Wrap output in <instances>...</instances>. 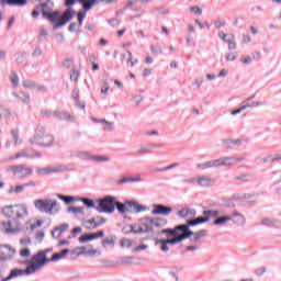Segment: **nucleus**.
Here are the masks:
<instances>
[{
    "label": "nucleus",
    "instance_id": "obj_63",
    "mask_svg": "<svg viewBox=\"0 0 281 281\" xmlns=\"http://www.w3.org/2000/svg\"><path fill=\"white\" fill-rule=\"evenodd\" d=\"M20 243L24 246L26 245H30L32 243V240L30 238H23V239H20Z\"/></svg>",
    "mask_w": 281,
    "mask_h": 281
},
{
    "label": "nucleus",
    "instance_id": "obj_29",
    "mask_svg": "<svg viewBox=\"0 0 281 281\" xmlns=\"http://www.w3.org/2000/svg\"><path fill=\"white\" fill-rule=\"evenodd\" d=\"M170 238L169 239H160L157 241L158 245H160V249L161 251H168V245H172V241H170Z\"/></svg>",
    "mask_w": 281,
    "mask_h": 281
},
{
    "label": "nucleus",
    "instance_id": "obj_32",
    "mask_svg": "<svg viewBox=\"0 0 281 281\" xmlns=\"http://www.w3.org/2000/svg\"><path fill=\"white\" fill-rule=\"evenodd\" d=\"M115 207L119 210L120 214H126V212H128V205L126 206L125 204L117 201H115Z\"/></svg>",
    "mask_w": 281,
    "mask_h": 281
},
{
    "label": "nucleus",
    "instance_id": "obj_19",
    "mask_svg": "<svg viewBox=\"0 0 281 281\" xmlns=\"http://www.w3.org/2000/svg\"><path fill=\"white\" fill-rule=\"evenodd\" d=\"M14 256V249L8 245L0 246V260H10Z\"/></svg>",
    "mask_w": 281,
    "mask_h": 281
},
{
    "label": "nucleus",
    "instance_id": "obj_23",
    "mask_svg": "<svg viewBox=\"0 0 281 281\" xmlns=\"http://www.w3.org/2000/svg\"><path fill=\"white\" fill-rule=\"evenodd\" d=\"M1 5H26L27 0H0Z\"/></svg>",
    "mask_w": 281,
    "mask_h": 281
},
{
    "label": "nucleus",
    "instance_id": "obj_25",
    "mask_svg": "<svg viewBox=\"0 0 281 281\" xmlns=\"http://www.w3.org/2000/svg\"><path fill=\"white\" fill-rule=\"evenodd\" d=\"M37 172L40 175H52L54 172H60V167H45V168L38 169Z\"/></svg>",
    "mask_w": 281,
    "mask_h": 281
},
{
    "label": "nucleus",
    "instance_id": "obj_13",
    "mask_svg": "<svg viewBox=\"0 0 281 281\" xmlns=\"http://www.w3.org/2000/svg\"><path fill=\"white\" fill-rule=\"evenodd\" d=\"M148 221H153V218H150V217L145 218V220L140 223V225L138 226V228H137V229L132 228V232H133L134 234H144V233H146V232H153V227H155V226H154L153 223H149Z\"/></svg>",
    "mask_w": 281,
    "mask_h": 281
},
{
    "label": "nucleus",
    "instance_id": "obj_46",
    "mask_svg": "<svg viewBox=\"0 0 281 281\" xmlns=\"http://www.w3.org/2000/svg\"><path fill=\"white\" fill-rule=\"evenodd\" d=\"M82 203L88 207H93L94 203L93 200H89L87 198L81 199Z\"/></svg>",
    "mask_w": 281,
    "mask_h": 281
},
{
    "label": "nucleus",
    "instance_id": "obj_51",
    "mask_svg": "<svg viewBox=\"0 0 281 281\" xmlns=\"http://www.w3.org/2000/svg\"><path fill=\"white\" fill-rule=\"evenodd\" d=\"M113 243H114L113 238H105V239L102 240L103 247H106L109 245H113Z\"/></svg>",
    "mask_w": 281,
    "mask_h": 281
},
{
    "label": "nucleus",
    "instance_id": "obj_27",
    "mask_svg": "<svg viewBox=\"0 0 281 281\" xmlns=\"http://www.w3.org/2000/svg\"><path fill=\"white\" fill-rule=\"evenodd\" d=\"M198 183L203 188H207V186H212V183H214V180H212V178L209 177H201L198 179Z\"/></svg>",
    "mask_w": 281,
    "mask_h": 281
},
{
    "label": "nucleus",
    "instance_id": "obj_54",
    "mask_svg": "<svg viewBox=\"0 0 281 281\" xmlns=\"http://www.w3.org/2000/svg\"><path fill=\"white\" fill-rule=\"evenodd\" d=\"M71 63H74V59L71 58H66L64 60V67H66L67 69H69L71 67Z\"/></svg>",
    "mask_w": 281,
    "mask_h": 281
},
{
    "label": "nucleus",
    "instance_id": "obj_5",
    "mask_svg": "<svg viewBox=\"0 0 281 281\" xmlns=\"http://www.w3.org/2000/svg\"><path fill=\"white\" fill-rule=\"evenodd\" d=\"M30 143L33 146H44V148H47L54 144V135L47 133L45 126L38 125L35 131V136L30 139Z\"/></svg>",
    "mask_w": 281,
    "mask_h": 281
},
{
    "label": "nucleus",
    "instance_id": "obj_58",
    "mask_svg": "<svg viewBox=\"0 0 281 281\" xmlns=\"http://www.w3.org/2000/svg\"><path fill=\"white\" fill-rule=\"evenodd\" d=\"M243 111H245V106H240L239 109L232 111L231 115H238V113H243Z\"/></svg>",
    "mask_w": 281,
    "mask_h": 281
},
{
    "label": "nucleus",
    "instance_id": "obj_41",
    "mask_svg": "<svg viewBox=\"0 0 281 281\" xmlns=\"http://www.w3.org/2000/svg\"><path fill=\"white\" fill-rule=\"evenodd\" d=\"M60 201H65L66 203H71V201H75L76 199L74 196H66V195H57Z\"/></svg>",
    "mask_w": 281,
    "mask_h": 281
},
{
    "label": "nucleus",
    "instance_id": "obj_28",
    "mask_svg": "<svg viewBox=\"0 0 281 281\" xmlns=\"http://www.w3.org/2000/svg\"><path fill=\"white\" fill-rule=\"evenodd\" d=\"M23 190H25V184L10 187L9 194H21V192H23Z\"/></svg>",
    "mask_w": 281,
    "mask_h": 281
},
{
    "label": "nucleus",
    "instance_id": "obj_24",
    "mask_svg": "<svg viewBox=\"0 0 281 281\" xmlns=\"http://www.w3.org/2000/svg\"><path fill=\"white\" fill-rule=\"evenodd\" d=\"M23 87L25 89H37V91H46L45 86H38L34 83L33 81H23Z\"/></svg>",
    "mask_w": 281,
    "mask_h": 281
},
{
    "label": "nucleus",
    "instance_id": "obj_20",
    "mask_svg": "<svg viewBox=\"0 0 281 281\" xmlns=\"http://www.w3.org/2000/svg\"><path fill=\"white\" fill-rule=\"evenodd\" d=\"M43 223H45L43 220L32 217L26 222V229H29V232H35V229H38Z\"/></svg>",
    "mask_w": 281,
    "mask_h": 281
},
{
    "label": "nucleus",
    "instance_id": "obj_15",
    "mask_svg": "<svg viewBox=\"0 0 281 281\" xmlns=\"http://www.w3.org/2000/svg\"><path fill=\"white\" fill-rule=\"evenodd\" d=\"M98 238H104V232L99 231L97 233H91V234H83L79 237V243H89L91 240H95Z\"/></svg>",
    "mask_w": 281,
    "mask_h": 281
},
{
    "label": "nucleus",
    "instance_id": "obj_9",
    "mask_svg": "<svg viewBox=\"0 0 281 281\" xmlns=\"http://www.w3.org/2000/svg\"><path fill=\"white\" fill-rule=\"evenodd\" d=\"M99 207L101 212L105 214H113L115 212V198L108 196L99 201Z\"/></svg>",
    "mask_w": 281,
    "mask_h": 281
},
{
    "label": "nucleus",
    "instance_id": "obj_8",
    "mask_svg": "<svg viewBox=\"0 0 281 281\" xmlns=\"http://www.w3.org/2000/svg\"><path fill=\"white\" fill-rule=\"evenodd\" d=\"M221 212L218 210H206L203 211V216L190 221L189 225H201L203 223H209L210 218H216Z\"/></svg>",
    "mask_w": 281,
    "mask_h": 281
},
{
    "label": "nucleus",
    "instance_id": "obj_22",
    "mask_svg": "<svg viewBox=\"0 0 281 281\" xmlns=\"http://www.w3.org/2000/svg\"><path fill=\"white\" fill-rule=\"evenodd\" d=\"M79 3H81L83 10L89 11L91 10V8H93V5H98L100 3V1H104V0H78Z\"/></svg>",
    "mask_w": 281,
    "mask_h": 281
},
{
    "label": "nucleus",
    "instance_id": "obj_34",
    "mask_svg": "<svg viewBox=\"0 0 281 281\" xmlns=\"http://www.w3.org/2000/svg\"><path fill=\"white\" fill-rule=\"evenodd\" d=\"M192 236H193V240L199 241L201 240V238L207 236V231H200L198 233H193Z\"/></svg>",
    "mask_w": 281,
    "mask_h": 281
},
{
    "label": "nucleus",
    "instance_id": "obj_57",
    "mask_svg": "<svg viewBox=\"0 0 281 281\" xmlns=\"http://www.w3.org/2000/svg\"><path fill=\"white\" fill-rule=\"evenodd\" d=\"M101 93H103L104 95H106V93H109V83H104L102 86Z\"/></svg>",
    "mask_w": 281,
    "mask_h": 281
},
{
    "label": "nucleus",
    "instance_id": "obj_40",
    "mask_svg": "<svg viewBox=\"0 0 281 281\" xmlns=\"http://www.w3.org/2000/svg\"><path fill=\"white\" fill-rule=\"evenodd\" d=\"M133 246V240L123 238L121 239V247H132Z\"/></svg>",
    "mask_w": 281,
    "mask_h": 281
},
{
    "label": "nucleus",
    "instance_id": "obj_64",
    "mask_svg": "<svg viewBox=\"0 0 281 281\" xmlns=\"http://www.w3.org/2000/svg\"><path fill=\"white\" fill-rule=\"evenodd\" d=\"M150 74H153V71L148 68H145L144 71H143V76L146 78L148 76H150Z\"/></svg>",
    "mask_w": 281,
    "mask_h": 281
},
{
    "label": "nucleus",
    "instance_id": "obj_62",
    "mask_svg": "<svg viewBox=\"0 0 281 281\" xmlns=\"http://www.w3.org/2000/svg\"><path fill=\"white\" fill-rule=\"evenodd\" d=\"M214 25H215V27L218 30V29L225 26V22H221V21L217 20V21H215Z\"/></svg>",
    "mask_w": 281,
    "mask_h": 281
},
{
    "label": "nucleus",
    "instance_id": "obj_42",
    "mask_svg": "<svg viewBox=\"0 0 281 281\" xmlns=\"http://www.w3.org/2000/svg\"><path fill=\"white\" fill-rule=\"evenodd\" d=\"M262 225H267L268 227H273L274 222L273 220H270L269 217H265L261 221Z\"/></svg>",
    "mask_w": 281,
    "mask_h": 281
},
{
    "label": "nucleus",
    "instance_id": "obj_55",
    "mask_svg": "<svg viewBox=\"0 0 281 281\" xmlns=\"http://www.w3.org/2000/svg\"><path fill=\"white\" fill-rule=\"evenodd\" d=\"M94 161H109V157L106 156H95L93 158Z\"/></svg>",
    "mask_w": 281,
    "mask_h": 281
},
{
    "label": "nucleus",
    "instance_id": "obj_39",
    "mask_svg": "<svg viewBox=\"0 0 281 281\" xmlns=\"http://www.w3.org/2000/svg\"><path fill=\"white\" fill-rule=\"evenodd\" d=\"M134 12V18L139 19V16H143V14L146 12L144 9H132Z\"/></svg>",
    "mask_w": 281,
    "mask_h": 281
},
{
    "label": "nucleus",
    "instance_id": "obj_10",
    "mask_svg": "<svg viewBox=\"0 0 281 281\" xmlns=\"http://www.w3.org/2000/svg\"><path fill=\"white\" fill-rule=\"evenodd\" d=\"M245 158H236V157H222L213 160L215 168H221V166H236V164H240Z\"/></svg>",
    "mask_w": 281,
    "mask_h": 281
},
{
    "label": "nucleus",
    "instance_id": "obj_49",
    "mask_svg": "<svg viewBox=\"0 0 281 281\" xmlns=\"http://www.w3.org/2000/svg\"><path fill=\"white\" fill-rule=\"evenodd\" d=\"M136 3H137V1L127 0L125 2V10H131L133 8V5H135Z\"/></svg>",
    "mask_w": 281,
    "mask_h": 281
},
{
    "label": "nucleus",
    "instance_id": "obj_47",
    "mask_svg": "<svg viewBox=\"0 0 281 281\" xmlns=\"http://www.w3.org/2000/svg\"><path fill=\"white\" fill-rule=\"evenodd\" d=\"M77 16H78L79 25H82V21H85V18L87 16V13L80 11Z\"/></svg>",
    "mask_w": 281,
    "mask_h": 281
},
{
    "label": "nucleus",
    "instance_id": "obj_6",
    "mask_svg": "<svg viewBox=\"0 0 281 281\" xmlns=\"http://www.w3.org/2000/svg\"><path fill=\"white\" fill-rule=\"evenodd\" d=\"M34 205L38 212H45V214H56V212H60V205L56 200L38 199L34 201Z\"/></svg>",
    "mask_w": 281,
    "mask_h": 281
},
{
    "label": "nucleus",
    "instance_id": "obj_21",
    "mask_svg": "<svg viewBox=\"0 0 281 281\" xmlns=\"http://www.w3.org/2000/svg\"><path fill=\"white\" fill-rule=\"evenodd\" d=\"M128 212L132 214H139V212H145L146 207L137 202H128Z\"/></svg>",
    "mask_w": 281,
    "mask_h": 281
},
{
    "label": "nucleus",
    "instance_id": "obj_4",
    "mask_svg": "<svg viewBox=\"0 0 281 281\" xmlns=\"http://www.w3.org/2000/svg\"><path fill=\"white\" fill-rule=\"evenodd\" d=\"M24 265H26V269H13L7 278L2 279V281L12 280V278H19L21 276H32L33 273L41 271L43 261H41L37 256L33 255L30 260L24 261Z\"/></svg>",
    "mask_w": 281,
    "mask_h": 281
},
{
    "label": "nucleus",
    "instance_id": "obj_14",
    "mask_svg": "<svg viewBox=\"0 0 281 281\" xmlns=\"http://www.w3.org/2000/svg\"><path fill=\"white\" fill-rule=\"evenodd\" d=\"M75 256H95L98 254V250L93 249L92 246H81L74 249Z\"/></svg>",
    "mask_w": 281,
    "mask_h": 281
},
{
    "label": "nucleus",
    "instance_id": "obj_35",
    "mask_svg": "<svg viewBox=\"0 0 281 281\" xmlns=\"http://www.w3.org/2000/svg\"><path fill=\"white\" fill-rule=\"evenodd\" d=\"M233 216H237V221H235V223H237V225H245V215H243L238 212H234Z\"/></svg>",
    "mask_w": 281,
    "mask_h": 281
},
{
    "label": "nucleus",
    "instance_id": "obj_7",
    "mask_svg": "<svg viewBox=\"0 0 281 281\" xmlns=\"http://www.w3.org/2000/svg\"><path fill=\"white\" fill-rule=\"evenodd\" d=\"M47 254H49V250H42L33 256H37L40 261L42 262V267H45L48 262H56V260H61V258H65L69 254V249H64L60 252L54 254L50 258L47 257Z\"/></svg>",
    "mask_w": 281,
    "mask_h": 281
},
{
    "label": "nucleus",
    "instance_id": "obj_56",
    "mask_svg": "<svg viewBox=\"0 0 281 281\" xmlns=\"http://www.w3.org/2000/svg\"><path fill=\"white\" fill-rule=\"evenodd\" d=\"M78 76H80V72H78V70H72L70 80H78Z\"/></svg>",
    "mask_w": 281,
    "mask_h": 281
},
{
    "label": "nucleus",
    "instance_id": "obj_59",
    "mask_svg": "<svg viewBox=\"0 0 281 281\" xmlns=\"http://www.w3.org/2000/svg\"><path fill=\"white\" fill-rule=\"evenodd\" d=\"M247 173H243L240 176L235 177V181H245L247 179Z\"/></svg>",
    "mask_w": 281,
    "mask_h": 281
},
{
    "label": "nucleus",
    "instance_id": "obj_16",
    "mask_svg": "<svg viewBox=\"0 0 281 281\" xmlns=\"http://www.w3.org/2000/svg\"><path fill=\"white\" fill-rule=\"evenodd\" d=\"M218 37L222 38L224 43H227L228 49H236V37L234 36V34H225L223 32H220Z\"/></svg>",
    "mask_w": 281,
    "mask_h": 281
},
{
    "label": "nucleus",
    "instance_id": "obj_38",
    "mask_svg": "<svg viewBox=\"0 0 281 281\" xmlns=\"http://www.w3.org/2000/svg\"><path fill=\"white\" fill-rule=\"evenodd\" d=\"M21 258H30L32 256V252L30 251V248H23L20 250Z\"/></svg>",
    "mask_w": 281,
    "mask_h": 281
},
{
    "label": "nucleus",
    "instance_id": "obj_33",
    "mask_svg": "<svg viewBox=\"0 0 281 281\" xmlns=\"http://www.w3.org/2000/svg\"><path fill=\"white\" fill-rule=\"evenodd\" d=\"M198 168H200L201 170H207V168H215L214 160L199 164Z\"/></svg>",
    "mask_w": 281,
    "mask_h": 281
},
{
    "label": "nucleus",
    "instance_id": "obj_37",
    "mask_svg": "<svg viewBox=\"0 0 281 281\" xmlns=\"http://www.w3.org/2000/svg\"><path fill=\"white\" fill-rule=\"evenodd\" d=\"M21 157H29L27 151L18 153L15 156H11L10 161H14V159H21Z\"/></svg>",
    "mask_w": 281,
    "mask_h": 281
},
{
    "label": "nucleus",
    "instance_id": "obj_53",
    "mask_svg": "<svg viewBox=\"0 0 281 281\" xmlns=\"http://www.w3.org/2000/svg\"><path fill=\"white\" fill-rule=\"evenodd\" d=\"M240 61H241L244 65H251V57H249V56L241 57Z\"/></svg>",
    "mask_w": 281,
    "mask_h": 281
},
{
    "label": "nucleus",
    "instance_id": "obj_45",
    "mask_svg": "<svg viewBox=\"0 0 281 281\" xmlns=\"http://www.w3.org/2000/svg\"><path fill=\"white\" fill-rule=\"evenodd\" d=\"M138 179L135 178H131V177H124L121 180L117 181V183L122 184V183H128V181H137Z\"/></svg>",
    "mask_w": 281,
    "mask_h": 281
},
{
    "label": "nucleus",
    "instance_id": "obj_36",
    "mask_svg": "<svg viewBox=\"0 0 281 281\" xmlns=\"http://www.w3.org/2000/svg\"><path fill=\"white\" fill-rule=\"evenodd\" d=\"M150 52L155 56H159V54H161V46H159V45H151L150 46Z\"/></svg>",
    "mask_w": 281,
    "mask_h": 281
},
{
    "label": "nucleus",
    "instance_id": "obj_12",
    "mask_svg": "<svg viewBox=\"0 0 281 281\" xmlns=\"http://www.w3.org/2000/svg\"><path fill=\"white\" fill-rule=\"evenodd\" d=\"M11 172L18 177H30L34 170L30 167H25L23 165L12 166L10 167Z\"/></svg>",
    "mask_w": 281,
    "mask_h": 281
},
{
    "label": "nucleus",
    "instance_id": "obj_17",
    "mask_svg": "<svg viewBox=\"0 0 281 281\" xmlns=\"http://www.w3.org/2000/svg\"><path fill=\"white\" fill-rule=\"evenodd\" d=\"M151 214L154 215L159 214L160 216H170V214H172V207L165 206L161 204H156L154 205V210L151 211Z\"/></svg>",
    "mask_w": 281,
    "mask_h": 281
},
{
    "label": "nucleus",
    "instance_id": "obj_61",
    "mask_svg": "<svg viewBox=\"0 0 281 281\" xmlns=\"http://www.w3.org/2000/svg\"><path fill=\"white\" fill-rule=\"evenodd\" d=\"M146 153H149L146 147H140V148L137 150V154H138V155H146Z\"/></svg>",
    "mask_w": 281,
    "mask_h": 281
},
{
    "label": "nucleus",
    "instance_id": "obj_43",
    "mask_svg": "<svg viewBox=\"0 0 281 281\" xmlns=\"http://www.w3.org/2000/svg\"><path fill=\"white\" fill-rule=\"evenodd\" d=\"M127 60H128V63H131L132 67L137 65V59L133 60V53H131V50L127 52Z\"/></svg>",
    "mask_w": 281,
    "mask_h": 281
},
{
    "label": "nucleus",
    "instance_id": "obj_11",
    "mask_svg": "<svg viewBox=\"0 0 281 281\" xmlns=\"http://www.w3.org/2000/svg\"><path fill=\"white\" fill-rule=\"evenodd\" d=\"M106 223V218L102 216L92 217L83 222V227L86 229H97V227H102Z\"/></svg>",
    "mask_w": 281,
    "mask_h": 281
},
{
    "label": "nucleus",
    "instance_id": "obj_31",
    "mask_svg": "<svg viewBox=\"0 0 281 281\" xmlns=\"http://www.w3.org/2000/svg\"><path fill=\"white\" fill-rule=\"evenodd\" d=\"M11 135H13V139H14V145L15 146H19V145L23 144V140L19 136V130H12L11 131Z\"/></svg>",
    "mask_w": 281,
    "mask_h": 281
},
{
    "label": "nucleus",
    "instance_id": "obj_3",
    "mask_svg": "<svg viewBox=\"0 0 281 281\" xmlns=\"http://www.w3.org/2000/svg\"><path fill=\"white\" fill-rule=\"evenodd\" d=\"M196 224H190V221L187 224L178 225L175 228H166L161 231V234H166L167 238H170L171 245H177L190 238L194 232L190 231V227H194Z\"/></svg>",
    "mask_w": 281,
    "mask_h": 281
},
{
    "label": "nucleus",
    "instance_id": "obj_18",
    "mask_svg": "<svg viewBox=\"0 0 281 281\" xmlns=\"http://www.w3.org/2000/svg\"><path fill=\"white\" fill-rule=\"evenodd\" d=\"M178 215L181 216V218H187L188 221H194L193 218L196 216V210L184 207L178 212Z\"/></svg>",
    "mask_w": 281,
    "mask_h": 281
},
{
    "label": "nucleus",
    "instance_id": "obj_52",
    "mask_svg": "<svg viewBox=\"0 0 281 281\" xmlns=\"http://www.w3.org/2000/svg\"><path fill=\"white\" fill-rule=\"evenodd\" d=\"M190 10H191L194 14H203V10H201V8H199V7H191Z\"/></svg>",
    "mask_w": 281,
    "mask_h": 281
},
{
    "label": "nucleus",
    "instance_id": "obj_2",
    "mask_svg": "<svg viewBox=\"0 0 281 281\" xmlns=\"http://www.w3.org/2000/svg\"><path fill=\"white\" fill-rule=\"evenodd\" d=\"M38 8H42V14L44 19H48L52 23H56L54 29L58 30V27H63V25H67L69 21L74 18V13L67 10L63 14L58 11L53 12L52 8H47V3H43Z\"/></svg>",
    "mask_w": 281,
    "mask_h": 281
},
{
    "label": "nucleus",
    "instance_id": "obj_1",
    "mask_svg": "<svg viewBox=\"0 0 281 281\" xmlns=\"http://www.w3.org/2000/svg\"><path fill=\"white\" fill-rule=\"evenodd\" d=\"M1 214L10 218L8 222L3 223V227L5 232H10L14 234V232H19L22 227L21 221L27 216V206L24 204H14L2 207Z\"/></svg>",
    "mask_w": 281,
    "mask_h": 281
},
{
    "label": "nucleus",
    "instance_id": "obj_26",
    "mask_svg": "<svg viewBox=\"0 0 281 281\" xmlns=\"http://www.w3.org/2000/svg\"><path fill=\"white\" fill-rule=\"evenodd\" d=\"M148 223H153L154 227H164V225L168 224V220L157 217V218H151V221H148Z\"/></svg>",
    "mask_w": 281,
    "mask_h": 281
},
{
    "label": "nucleus",
    "instance_id": "obj_30",
    "mask_svg": "<svg viewBox=\"0 0 281 281\" xmlns=\"http://www.w3.org/2000/svg\"><path fill=\"white\" fill-rule=\"evenodd\" d=\"M227 221H232V216L225 215V216L218 217L213 222V225H225Z\"/></svg>",
    "mask_w": 281,
    "mask_h": 281
},
{
    "label": "nucleus",
    "instance_id": "obj_60",
    "mask_svg": "<svg viewBox=\"0 0 281 281\" xmlns=\"http://www.w3.org/2000/svg\"><path fill=\"white\" fill-rule=\"evenodd\" d=\"M226 60H228L229 63L236 60V56L234 55V53L228 54V55L226 56Z\"/></svg>",
    "mask_w": 281,
    "mask_h": 281
},
{
    "label": "nucleus",
    "instance_id": "obj_50",
    "mask_svg": "<svg viewBox=\"0 0 281 281\" xmlns=\"http://www.w3.org/2000/svg\"><path fill=\"white\" fill-rule=\"evenodd\" d=\"M11 82H12V85H14V87H16V85H19V76L16 74H12Z\"/></svg>",
    "mask_w": 281,
    "mask_h": 281
},
{
    "label": "nucleus",
    "instance_id": "obj_48",
    "mask_svg": "<svg viewBox=\"0 0 281 281\" xmlns=\"http://www.w3.org/2000/svg\"><path fill=\"white\" fill-rule=\"evenodd\" d=\"M278 159H281V157L280 156H274V157L268 156V157L263 158V164H267V161H276Z\"/></svg>",
    "mask_w": 281,
    "mask_h": 281
},
{
    "label": "nucleus",
    "instance_id": "obj_44",
    "mask_svg": "<svg viewBox=\"0 0 281 281\" xmlns=\"http://www.w3.org/2000/svg\"><path fill=\"white\" fill-rule=\"evenodd\" d=\"M69 210L72 212V214H82L85 209L80 206H72Z\"/></svg>",
    "mask_w": 281,
    "mask_h": 281
}]
</instances>
